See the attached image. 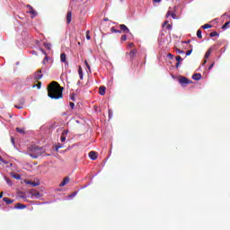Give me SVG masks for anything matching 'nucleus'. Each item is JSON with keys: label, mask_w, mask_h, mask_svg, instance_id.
Wrapping results in <instances>:
<instances>
[{"label": "nucleus", "mask_w": 230, "mask_h": 230, "mask_svg": "<svg viewBox=\"0 0 230 230\" xmlns=\"http://www.w3.org/2000/svg\"><path fill=\"white\" fill-rule=\"evenodd\" d=\"M63 93L64 87L60 86L57 81H53L48 85V96L52 100H60L64 97Z\"/></svg>", "instance_id": "obj_1"}, {"label": "nucleus", "mask_w": 230, "mask_h": 230, "mask_svg": "<svg viewBox=\"0 0 230 230\" xmlns=\"http://www.w3.org/2000/svg\"><path fill=\"white\" fill-rule=\"evenodd\" d=\"M28 150L29 155L30 157H32V159H39V157L44 154L42 147H39L37 146H31Z\"/></svg>", "instance_id": "obj_2"}, {"label": "nucleus", "mask_w": 230, "mask_h": 230, "mask_svg": "<svg viewBox=\"0 0 230 230\" xmlns=\"http://www.w3.org/2000/svg\"><path fill=\"white\" fill-rule=\"evenodd\" d=\"M119 29H120V32L123 31V33H130V30L125 24H120Z\"/></svg>", "instance_id": "obj_3"}, {"label": "nucleus", "mask_w": 230, "mask_h": 230, "mask_svg": "<svg viewBox=\"0 0 230 230\" xmlns=\"http://www.w3.org/2000/svg\"><path fill=\"white\" fill-rule=\"evenodd\" d=\"M137 53V51L136 49H132V50H130L129 53H126V56L129 57V60H134V57H136Z\"/></svg>", "instance_id": "obj_4"}, {"label": "nucleus", "mask_w": 230, "mask_h": 230, "mask_svg": "<svg viewBox=\"0 0 230 230\" xmlns=\"http://www.w3.org/2000/svg\"><path fill=\"white\" fill-rule=\"evenodd\" d=\"M73 19V13L68 11L66 13V24H71V20Z\"/></svg>", "instance_id": "obj_5"}, {"label": "nucleus", "mask_w": 230, "mask_h": 230, "mask_svg": "<svg viewBox=\"0 0 230 230\" xmlns=\"http://www.w3.org/2000/svg\"><path fill=\"white\" fill-rule=\"evenodd\" d=\"M179 82H180L181 84H192V82H191L190 79L186 78V77H181V78H180V79H179Z\"/></svg>", "instance_id": "obj_6"}, {"label": "nucleus", "mask_w": 230, "mask_h": 230, "mask_svg": "<svg viewBox=\"0 0 230 230\" xmlns=\"http://www.w3.org/2000/svg\"><path fill=\"white\" fill-rule=\"evenodd\" d=\"M69 134V130H64L61 134V137H60V140H61V143H65L66 141V136Z\"/></svg>", "instance_id": "obj_7"}, {"label": "nucleus", "mask_w": 230, "mask_h": 230, "mask_svg": "<svg viewBox=\"0 0 230 230\" xmlns=\"http://www.w3.org/2000/svg\"><path fill=\"white\" fill-rule=\"evenodd\" d=\"M88 155L92 161H96V159H98V155H96V152L94 151H91Z\"/></svg>", "instance_id": "obj_8"}, {"label": "nucleus", "mask_w": 230, "mask_h": 230, "mask_svg": "<svg viewBox=\"0 0 230 230\" xmlns=\"http://www.w3.org/2000/svg\"><path fill=\"white\" fill-rule=\"evenodd\" d=\"M42 76V70H38L34 75V78L35 80H40Z\"/></svg>", "instance_id": "obj_9"}, {"label": "nucleus", "mask_w": 230, "mask_h": 230, "mask_svg": "<svg viewBox=\"0 0 230 230\" xmlns=\"http://www.w3.org/2000/svg\"><path fill=\"white\" fill-rule=\"evenodd\" d=\"M69 177H65L64 179H63V182H61L60 184H59V186H60V188H64V186H66V184H69Z\"/></svg>", "instance_id": "obj_10"}, {"label": "nucleus", "mask_w": 230, "mask_h": 230, "mask_svg": "<svg viewBox=\"0 0 230 230\" xmlns=\"http://www.w3.org/2000/svg\"><path fill=\"white\" fill-rule=\"evenodd\" d=\"M27 8H29V13H31V15H37V11H35L31 5L28 4Z\"/></svg>", "instance_id": "obj_11"}, {"label": "nucleus", "mask_w": 230, "mask_h": 230, "mask_svg": "<svg viewBox=\"0 0 230 230\" xmlns=\"http://www.w3.org/2000/svg\"><path fill=\"white\" fill-rule=\"evenodd\" d=\"M105 91H107V88L105 86H100L99 94H101V96H105Z\"/></svg>", "instance_id": "obj_12"}, {"label": "nucleus", "mask_w": 230, "mask_h": 230, "mask_svg": "<svg viewBox=\"0 0 230 230\" xmlns=\"http://www.w3.org/2000/svg\"><path fill=\"white\" fill-rule=\"evenodd\" d=\"M66 53H61L60 55V61L63 62L64 64H67V59H66Z\"/></svg>", "instance_id": "obj_13"}, {"label": "nucleus", "mask_w": 230, "mask_h": 230, "mask_svg": "<svg viewBox=\"0 0 230 230\" xmlns=\"http://www.w3.org/2000/svg\"><path fill=\"white\" fill-rule=\"evenodd\" d=\"M78 75H79L80 80H84V70L82 69V66H79Z\"/></svg>", "instance_id": "obj_14"}, {"label": "nucleus", "mask_w": 230, "mask_h": 230, "mask_svg": "<svg viewBox=\"0 0 230 230\" xmlns=\"http://www.w3.org/2000/svg\"><path fill=\"white\" fill-rule=\"evenodd\" d=\"M3 200H4V202H5V204H7L8 206L10 205V204H13V199H10L9 198H3Z\"/></svg>", "instance_id": "obj_15"}, {"label": "nucleus", "mask_w": 230, "mask_h": 230, "mask_svg": "<svg viewBox=\"0 0 230 230\" xmlns=\"http://www.w3.org/2000/svg\"><path fill=\"white\" fill-rule=\"evenodd\" d=\"M15 209H24L26 208V205H22L21 203H17L15 206H14Z\"/></svg>", "instance_id": "obj_16"}, {"label": "nucleus", "mask_w": 230, "mask_h": 230, "mask_svg": "<svg viewBox=\"0 0 230 230\" xmlns=\"http://www.w3.org/2000/svg\"><path fill=\"white\" fill-rule=\"evenodd\" d=\"M202 78V75H200V74H194L193 75H192V79L193 80H196V81H199V80H200Z\"/></svg>", "instance_id": "obj_17"}, {"label": "nucleus", "mask_w": 230, "mask_h": 230, "mask_svg": "<svg viewBox=\"0 0 230 230\" xmlns=\"http://www.w3.org/2000/svg\"><path fill=\"white\" fill-rule=\"evenodd\" d=\"M158 42L160 44V46H163L164 42H165V40H164V35H161L158 39Z\"/></svg>", "instance_id": "obj_18"}, {"label": "nucleus", "mask_w": 230, "mask_h": 230, "mask_svg": "<svg viewBox=\"0 0 230 230\" xmlns=\"http://www.w3.org/2000/svg\"><path fill=\"white\" fill-rule=\"evenodd\" d=\"M172 17L173 19H177V17L175 16V13H171L170 11L167 12L166 13V17Z\"/></svg>", "instance_id": "obj_19"}, {"label": "nucleus", "mask_w": 230, "mask_h": 230, "mask_svg": "<svg viewBox=\"0 0 230 230\" xmlns=\"http://www.w3.org/2000/svg\"><path fill=\"white\" fill-rule=\"evenodd\" d=\"M213 49H208V51L205 54V58H209V57H211V51Z\"/></svg>", "instance_id": "obj_20"}, {"label": "nucleus", "mask_w": 230, "mask_h": 230, "mask_svg": "<svg viewBox=\"0 0 230 230\" xmlns=\"http://www.w3.org/2000/svg\"><path fill=\"white\" fill-rule=\"evenodd\" d=\"M111 31L112 33H121V31L117 30L116 27H112V28L111 29Z\"/></svg>", "instance_id": "obj_21"}, {"label": "nucleus", "mask_w": 230, "mask_h": 230, "mask_svg": "<svg viewBox=\"0 0 230 230\" xmlns=\"http://www.w3.org/2000/svg\"><path fill=\"white\" fill-rule=\"evenodd\" d=\"M5 181L9 186H12L13 183L12 182V180L8 177H5Z\"/></svg>", "instance_id": "obj_22"}, {"label": "nucleus", "mask_w": 230, "mask_h": 230, "mask_svg": "<svg viewBox=\"0 0 230 230\" xmlns=\"http://www.w3.org/2000/svg\"><path fill=\"white\" fill-rule=\"evenodd\" d=\"M32 195H33V197H36L37 199H40V192H39V191L32 192Z\"/></svg>", "instance_id": "obj_23"}, {"label": "nucleus", "mask_w": 230, "mask_h": 230, "mask_svg": "<svg viewBox=\"0 0 230 230\" xmlns=\"http://www.w3.org/2000/svg\"><path fill=\"white\" fill-rule=\"evenodd\" d=\"M22 103H23V102H22V104H20V103L15 104L14 105L15 109H24V106H22Z\"/></svg>", "instance_id": "obj_24"}, {"label": "nucleus", "mask_w": 230, "mask_h": 230, "mask_svg": "<svg viewBox=\"0 0 230 230\" xmlns=\"http://www.w3.org/2000/svg\"><path fill=\"white\" fill-rule=\"evenodd\" d=\"M60 148H64V145L58 144L57 146H56V152H58V150H60Z\"/></svg>", "instance_id": "obj_25"}, {"label": "nucleus", "mask_w": 230, "mask_h": 230, "mask_svg": "<svg viewBox=\"0 0 230 230\" xmlns=\"http://www.w3.org/2000/svg\"><path fill=\"white\" fill-rule=\"evenodd\" d=\"M197 37H198V39H202V31H200V30L197 31Z\"/></svg>", "instance_id": "obj_26"}, {"label": "nucleus", "mask_w": 230, "mask_h": 230, "mask_svg": "<svg viewBox=\"0 0 230 230\" xmlns=\"http://www.w3.org/2000/svg\"><path fill=\"white\" fill-rule=\"evenodd\" d=\"M202 28H203V30H208V29H209V28H211V25L208 24V23H206V24H204V25L202 26Z\"/></svg>", "instance_id": "obj_27"}, {"label": "nucleus", "mask_w": 230, "mask_h": 230, "mask_svg": "<svg viewBox=\"0 0 230 230\" xmlns=\"http://www.w3.org/2000/svg\"><path fill=\"white\" fill-rule=\"evenodd\" d=\"M16 131H18L19 134H24V129H22L21 128H16Z\"/></svg>", "instance_id": "obj_28"}, {"label": "nucleus", "mask_w": 230, "mask_h": 230, "mask_svg": "<svg viewBox=\"0 0 230 230\" xmlns=\"http://www.w3.org/2000/svg\"><path fill=\"white\" fill-rule=\"evenodd\" d=\"M210 37H218V32H217V31H212V32L210 33Z\"/></svg>", "instance_id": "obj_29"}, {"label": "nucleus", "mask_w": 230, "mask_h": 230, "mask_svg": "<svg viewBox=\"0 0 230 230\" xmlns=\"http://www.w3.org/2000/svg\"><path fill=\"white\" fill-rule=\"evenodd\" d=\"M176 53H179V55H184V51L180 49H176Z\"/></svg>", "instance_id": "obj_30"}, {"label": "nucleus", "mask_w": 230, "mask_h": 230, "mask_svg": "<svg viewBox=\"0 0 230 230\" xmlns=\"http://www.w3.org/2000/svg\"><path fill=\"white\" fill-rule=\"evenodd\" d=\"M24 103H25L24 99H23V98H21V99L19 100V104H20V105L22 104V106H24Z\"/></svg>", "instance_id": "obj_31"}, {"label": "nucleus", "mask_w": 230, "mask_h": 230, "mask_svg": "<svg viewBox=\"0 0 230 230\" xmlns=\"http://www.w3.org/2000/svg\"><path fill=\"white\" fill-rule=\"evenodd\" d=\"M1 163H4V164H8V161L4 160L3 157L0 156Z\"/></svg>", "instance_id": "obj_32"}, {"label": "nucleus", "mask_w": 230, "mask_h": 230, "mask_svg": "<svg viewBox=\"0 0 230 230\" xmlns=\"http://www.w3.org/2000/svg\"><path fill=\"white\" fill-rule=\"evenodd\" d=\"M229 24H230V22H226L223 26V30H227V26H229Z\"/></svg>", "instance_id": "obj_33"}, {"label": "nucleus", "mask_w": 230, "mask_h": 230, "mask_svg": "<svg viewBox=\"0 0 230 230\" xmlns=\"http://www.w3.org/2000/svg\"><path fill=\"white\" fill-rule=\"evenodd\" d=\"M191 53H193V49H190L186 52V57H190V55H191Z\"/></svg>", "instance_id": "obj_34"}, {"label": "nucleus", "mask_w": 230, "mask_h": 230, "mask_svg": "<svg viewBox=\"0 0 230 230\" xmlns=\"http://www.w3.org/2000/svg\"><path fill=\"white\" fill-rule=\"evenodd\" d=\"M176 61L180 62V63L182 62V58L181 56H177L176 57Z\"/></svg>", "instance_id": "obj_35"}, {"label": "nucleus", "mask_w": 230, "mask_h": 230, "mask_svg": "<svg viewBox=\"0 0 230 230\" xmlns=\"http://www.w3.org/2000/svg\"><path fill=\"white\" fill-rule=\"evenodd\" d=\"M89 33H90V31H86V39H87V40H91V36L89 35Z\"/></svg>", "instance_id": "obj_36"}, {"label": "nucleus", "mask_w": 230, "mask_h": 230, "mask_svg": "<svg viewBox=\"0 0 230 230\" xmlns=\"http://www.w3.org/2000/svg\"><path fill=\"white\" fill-rule=\"evenodd\" d=\"M120 40H122V42H125V40H127V35H122Z\"/></svg>", "instance_id": "obj_37"}, {"label": "nucleus", "mask_w": 230, "mask_h": 230, "mask_svg": "<svg viewBox=\"0 0 230 230\" xmlns=\"http://www.w3.org/2000/svg\"><path fill=\"white\" fill-rule=\"evenodd\" d=\"M40 85H42L41 82H38V84L36 85H33V87H38L39 89H40Z\"/></svg>", "instance_id": "obj_38"}, {"label": "nucleus", "mask_w": 230, "mask_h": 230, "mask_svg": "<svg viewBox=\"0 0 230 230\" xmlns=\"http://www.w3.org/2000/svg\"><path fill=\"white\" fill-rule=\"evenodd\" d=\"M31 184L32 185L33 188H35V186H39V182H35V181H31Z\"/></svg>", "instance_id": "obj_39"}, {"label": "nucleus", "mask_w": 230, "mask_h": 230, "mask_svg": "<svg viewBox=\"0 0 230 230\" xmlns=\"http://www.w3.org/2000/svg\"><path fill=\"white\" fill-rule=\"evenodd\" d=\"M13 177L17 180L21 179V175L19 174H14Z\"/></svg>", "instance_id": "obj_40"}, {"label": "nucleus", "mask_w": 230, "mask_h": 230, "mask_svg": "<svg viewBox=\"0 0 230 230\" xmlns=\"http://www.w3.org/2000/svg\"><path fill=\"white\" fill-rule=\"evenodd\" d=\"M84 64L88 69H91V66H89V63L87 61H84Z\"/></svg>", "instance_id": "obj_41"}, {"label": "nucleus", "mask_w": 230, "mask_h": 230, "mask_svg": "<svg viewBox=\"0 0 230 230\" xmlns=\"http://www.w3.org/2000/svg\"><path fill=\"white\" fill-rule=\"evenodd\" d=\"M71 109H75V102H70Z\"/></svg>", "instance_id": "obj_42"}, {"label": "nucleus", "mask_w": 230, "mask_h": 230, "mask_svg": "<svg viewBox=\"0 0 230 230\" xmlns=\"http://www.w3.org/2000/svg\"><path fill=\"white\" fill-rule=\"evenodd\" d=\"M11 141H12L13 145H15V139L13 138V137H11Z\"/></svg>", "instance_id": "obj_43"}, {"label": "nucleus", "mask_w": 230, "mask_h": 230, "mask_svg": "<svg viewBox=\"0 0 230 230\" xmlns=\"http://www.w3.org/2000/svg\"><path fill=\"white\" fill-rule=\"evenodd\" d=\"M215 66V63H212V64L209 66L208 69H209V70L213 69V66Z\"/></svg>", "instance_id": "obj_44"}, {"label": "nucleus", "mask_w": 230, "mask_h": 230, "mask_svg": "<svg viewBox=\"0 0 230 230\" xmlns=\"http://www.w3.org/2000/svg\"><path fill=\"white\" fill-rule=\"evenodd\" d=\"M166 29H167V30H172V25H171V24H168V25L166 26Z\"/></svg>", "instance_id": "obj_45"}, {"label": "nucleus", "mask_w": 230, "mask_h": 230, "mask_svg": "<svg viewBox=\"0 0 230 230\" xmlns=\"http://www.w3.org/2000/svg\"><path fill=\"white\" fill-rule=\"evenodd\" d=\"M111 116H112V111L109 110V118H111Z\"/></svg>", "instance_id": "obj_46"}, {"label": "nucleus", "mask_w": 230, "mask_h": 230, "mask_svg": "<svg viewBox=\"0 0 230 230\" xmlns=\"http://www.w3.org/2000/svg\"><path fill=\"white\" fill-rule=\"evenodd\" d=\"M128 48H134V43H129Z\"/></svg>", "instance_id": "obj_47"}, {"label": "nucleus", "mask_w": 230, "mask_h": 230, "mask_svg": "<svg viewBox=\"0 0 230 230\" xmlns=\"http://www.w3.org/2000/svg\"><path fill=\"white\" fill-rule=\"evenodd\" d=\"M46 60H48V57H45L44 60L42 61V64H46Z\"/></svg>", "instance_id": "obj_48"}, {"label": "nucleus", "mask_w": 230, "mask_h": 230, "mask_svg": "<svg viewBox=\"0 0 230 230\" xmlns=\"http://www.w3.org/2000/svg\"><path fill=\"white\" fill-rule=\"evenodd\" d=\"M167 57H168L169 58H173V55H172V54H168Z\"/></svg>", "instance_id": "obj_49"}, {"label": "nucleus", "mask_w": 230, "mask_h": 230, "mask_svg": "<svg viewBox=\"0 0 230 230\" xmlns=\"http://www.w3.org/2000/svg\"><path fill=\"white\" fill-rule=\"evenodd\" d=\"M44 46L46 47V48H49V46H51L50 44H44Z\"/></svg>", "instance_id": "obj_50"}, {"label": "nucleus", "mask_w": 230, "mask_h": 230, "mask_svg": "<svg viewBox=\"0 0 230 230\" xmlns=\"http://www.w3.org/2000/svg\"><path fill=\"white\" fill-rule=\"evenodd\" d=\"M154 3H161L162 0H153Z\"/></svg>", "instance_id": "obj_51"}, {"label": "nucleus", "mask_w": 230, "mask_h": 230, "mask_svg": "<svg viewBox=\"0 0 230 230\" xmlns=\"http://www.w3.org/2000/svg\"><path fill=\"white\" fill-rule=\"evenodd\" d=\"M179 66H181V62H178L176 63V67H179Z\"/></svg>", "instance_id": "obj_52"}, {"label": "nucleus", "mask_w": 230, "mask_h": 230, "mask_svg": "<svg viewBox=\"0 0 230 230\" xmlns=\"http://www.w3.org/2000/svg\"><path fill=\"white\" fill-rule=\"evenodd\" d=\"M71 100H72L73 102H75V95H72V96H71Z\"/></svg>", "instance_id": "obj_53"}, {"label": "nucleus", "mask_w": 230, "mask_h": 230, "mask_svg": "<svg viewBox=\"0 0 230 230\" xmlns=\"http://www.w3.org/2000/svg\"><path fill=\"white\" fill-rule=\"evenodd\" d=\"M183 42V44H190V40H188V41H182Z\"/></svg>", "instance_id": "obj_54"}, {"label": "nucleus", "mask_w": 230, "mask_h": 230, "mask_svg": "<svg viewBox=\"0 0 230 230\" xmlns=\"http://www.w3.org/2000/svg\"><path fill=\"white\" fill-rule=\"evenodd\" d=\"M166 24H168V21H165V22H164V26H166Z\"/></svg>", "instance_id": "obj_55"}, {"label": "nucleus", "mask_w": 230, "mask_h": 230, "mask_svg": "<svg viewBox=\"0 0 230 230\" xmlns=\"http://www.w3.org/2000/svg\"><path fill=\"white\" fill-rule=\"evenodd\" d=\"M0 199H3V192H0Z\"/></svg>", "instance_id": "obj_56"}, {"label": "nucleus", "mask_w": 230, "mask_h": 230, "mask_svg": "<svg viewBox=\"0 0 230 230\" xmlns=\"http://www.w3.org/2000/svg\"><path fill=\"white\" fill-rule=\"evenodd\" d=\"M223 17H227V13H226L225 14H223Z\"/></svg>", "instance_id": "obj_57"}, {"label": "nucleus", "mask_w": 230, "mask_h": 230, "mask_svg": "<svg viewBox=\"0 0 230 230\" xmlns=\"http://www.w3.org/2000/svg\"><path fill=\"white\" fill-rule=\"evenodd\" d=\"M206 62H208V60H205V61L203 62V66L206 64Z\"/></svg>", "instance_id": "obj_58"}, {"label": "nucleus", "mask_w": 230, "mask_h": 230, "mask_svg": "<svg viewBox=\"0 0 230 230\" xmlns=\"http://www.w3.org/2000/svg\"><path fill=\"white\" fill-rule=\"evenodd\" d=\"M120 1H123V0H120Z\"/></svg>", "instance_id": "obj_59"}]
</instances>
